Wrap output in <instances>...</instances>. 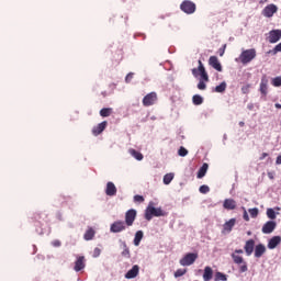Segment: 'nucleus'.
<instances>
[{
	"instance_id": "nucleus-10",
	"label": "nucleus",
	"mask_w": 281,
	"mask_h": 281,
	"mask_svg": "<svg viewBox=\"0 0 281 281\" xmlns=\"http://www.w3.org/2000/svg\"><path fill=\"white\" fill-rule=\"evenodd\" d=\"M157 102V93L156 92H150L147 95L144 97L143 99V104L144 106H153Z\"/></svg>"
},
{
	"instance_id": "nucleus-16",
	"label": "nucleus",
	"mask_w": 281,
	"mask_h": 281,
	"mask_svg": "<svg viewBox=\"0 0 281 281\" xmlns=\"http://www.w3.org/2000/svg\"><path fill=\"white\" fill-rule=\"evenodd\" d=\"M105 194L108 196H115L117 194V187H115V183H113V182L106 183Z\"/></svg>"
},
{
	"instance_id": "nucleus-17",
	"label": "nucleus",
	"mask_w": 281,
	"mask_h": 281,
	"mask_svg": "<svg viewBox=\"0 0 281 281\" xmlns=\"http://www.w3.org/2000/svg\"><path fill=\"white\" fill-rule=\"evenodd\" d=\"M280 206H276L274 209H267V216L270 218V221H276L278 218V214H280Z\"/></svg>"
},
{
	"instance_id": "nucleus-18",
	"label": "nucleus",
	"mask_w": 281,
	"mask_h": 281,
	"mask_svg": "<svg viewBox=\"0 0 281 281\" xmlns=\"http://www.w3.org/2000/svg\"><path fill=\"white\" fill-rule=\"evenodd\" d=\"M268 89H269V79H267V77H262L260 82V89H259L260 93H262V95H267Z\"/></svg>"
},
{
	"instance_id": "nucleus-25",
	"label": "nucleus",
	"mask_w": 281,
	"mask_h": 281,
	"mask_svg": "<svg viewBox=\"0 0 281 281\" xmlns=\"http://www.w3.org/2000/svg\"><path fill=\"white\" fill-rule=\"evenodd\" d=\"M85 257H78L75 262V271H82L85 269Z\"/></svg>"
},
{
	"instance_id": "nucleus-31",
	"label": "nucleus",
	"mask_w": 281,
	"mask_h": 281,
	"mask_svg": "<svg viewBox=\"0 0 281 281\" xmlns=\"http://www.w3.org/2000/svg\"><path fill=\"white\" fill-rule=\"evenodd\" d=\"M225 89H227V83L225 81H223L222 83H220L218 86L215 87L214 91L216 93H223L225 91Z\"/></svg>"
},
{
	"instance_id": "nucleus-2",
	"label": "nucleus",
	"mask_w": 281,
	"mask_h": 281,
	"mask_svg": "<svg viewBox=\"0 0 281 281\" xmlns=\"http://www.w3.org/2000/svg\"><path fill=\"white\" fill-rule=\"evenodd\" d=\"M153 216H166V212L161 207H155V202H149L145 210V218L146 221H153Z\"/></svg>"
},
{
	"instance_id": "nucleus-49",
	"label": "nucleus",
	"mask_w": 281,
	"mask_h": 281,
	"mask_svg": "<svg viewBox=\"0 0 281 281\" xmlns=\"http://www.w3.org/2000/svg\"><path fill=\"white\" fill-rule=\"evenodd\" d=\"M247 108L249 109V111H251V109H254V104H248Z\"/></svg>"
},
{
	"instance_id": "nucleus-30",
	"label": "nucleus",
	"mask_w": 281,
	"mask_h": 281,
	"mask_svg": "<svg viewBox=\"0 0 281 281\" xmlns=\"http://www.w3.org/2000/svg\"><path fill=\"white\" fill-rule=\"evenodd\" d=\"M93 236H95V231H93V228H89V229L86 232L83 238H85V240H92V239H93Z\"/></svg>"
},
{
	"instance_id": "nucleus-11",
	"label": "nucleus",
	"mask_w": 281,
	"mask_h": 281,
	"mask_svg": "<svg viewBox=\"0 0 281 281\" xmlns=\"http://www.w3.org/2000/svg\"><path fill=\"white\" fill-rule=\"evenodd\" d=\"M278 227V224L274 221H268L263 224L261 232L262 234H273V231Z\"/></svg>"
},
{
	"instance_id": "nucleus-53",
	"label": "nucleus",
	"mask_w": 281,
	"mask_h": 281,
	"mask_svg": "<svg viewBox=\"0 0 281 281\" xmlns=\"http://www.w3.org/2000/svg\"><path fill=\"white\" fill-rule=\"evenodd\" d=\"M223 54H225V52H222V53L220 54V56H223Z\"/></svg>"
},
{
	"instance_id": "nucleus-22",
	"label": "nucleus",
	"mask_w": 281,
	"mask_h": 281,
	"mask_svg": "<svg viewBox=\"0 0 281 281\" xmlns=\"http://www.w3.org/2000/svg\"><path fill=\"white\" fill-rule=\"evenodd\" d=\"M212 278H214V270L212 269V267L206 266L204 268L203 280L210 281V280H212Z\"/></svg>"
},
{
	"instance_id": "nucleus-23",
	"label": "nucleus",
	"mask_w": 281,
	"mask_h": 281,
	"mask_svg": "<svg viewBox=\"0 0 281 281\" xmlns=\"http://www.w3.org/2000/svg\"><path fill=\"white\" fill-rule=\"evenodd\" d=\"M106 124H108L106 121L99 123L97 126L92 128V134L95 136L100 135V133H102L104 128H106Z\"/></svg>"
},
{
	"instance_id": "nucleus-29",
	"label": "nucleus",
	"mask_w": 281,
	"mask_h": 281,
	"mask_svg": "<svg viewBox=\"0 0 281 281\" xmlns=\"http://www.w3.org/2000/svg\"><path fill=\"white\" fill-rule=\"evenodd\" d=\"M172 179H175V173L170 172V173H166L164 176L162 181H164L165 186H170V183H172Z\"/></svg>"
},
{
	"instance_id": "nucleus-14",
	"label": "nucleus",
	"mask_w": 281,
	"mask_h": 281,
	"mask_svg": "<svg viewBox=\"0 0 281 281\" xmlns=\"http://www.w3.org/2000/svg\"><path fill=\"white\" fill-rule=\"evenodd\" d=\"M209 65L213 67V69H216V71H223V66L221 65V61H218V57L216 56L210 57Z\"/></svg>"
},
{
	"instance_id": "nucleus-37",
	"label": "nucleus",
	"mask_w": 281,
	"mask_h": 281,
	"mask_svg": "<svg viewBox=\"0 0 281 281\" xmlns=\"http://www.w3.org/2000/svg\"><path fill=\"white\" fill-rule=\"evenodd\" d=\"M186 273H188V270H186V269H178L175 272V278H181V276H186Z\"/></svg>"
},
{
	"instance_id": "nucleus-35",
	"label": "nucleus",
	"mask_w": 281,
	"mask_h": 281,
	"mask_svg": "<svg viewBox=\"0 0 281 281\" xmlns=\"http://www.w3.org/2000/svg\"><path fill=\"white\" fill-rule=\"evenodd\" d=\"M248 212H249L251 218L258 217V214H259L258 207L249 209Z\"/></svg>"
},
{
	"instance_id": "nucleus-26",
	"label": "nucleus",
	"mask_w": 281,
	"mask_h": 281,
	"mask_svg": "<svg viewBox=\"0 0 281 281\" xmlns=\"http://www.w3.org/2000/svg\"><path fill=\"white\" fill-rule=\"evenodd\" d=\"M143 238H144V232H142V231L136 232L135 237H134L135 247H139V243H142Z\"/></svg>"
},
{
	"instance_id": "nucleus-36",
	"label": "nucleus",
	"mask_w": 281,
	"mask_h": 281,
	"mask_svg": "<svg viewBox=\"0 0 281 281\" xmlns=\"http://www.w3.org/2000/svg\"><path fill=\"white\" fill-rule=\"evenodd\" d=\"M271 85H272L273 87H281V77L272 78Z\"/></svg>"
},
{
	"instance_id": "nucleus-7",
	"label": "nucleus",
	"mask_w": 281,
	"mask_h": 281,
	"mask_svg": "<svg viewBox=\"0 0 281 281\" xmlns=\"http://www.w3.org/2000/svg\"><path fill=\"white\" fill-rule=\"evenodd\" d=\"M182 12H186V14H194L195 10H196V4H194L191 1H183L180 5Z\"/></svg>"
},
{
	"instance_id": "nucleus-42",
	"label": "nucleus",
	"mask_w": 281,
	"mask_h": 281,
	"mask_svg": "<svg viewBox=\"0 0 281 281\" xmlns=\"http://www.w3.org/2000/svg\"><path fill=\"white\" fill-rule=\"evenodd\" d=\"M249 89H250V86H249V85L244 86V87L241 88V93H245V94L249 93Z\"/></svg>"
},
{
	"instance_id": "nucleus-9",
	"label": "nucleus",
	"mask_w": 281,
	"mask_h": 281,
	"mask_svg": "<svg viewBox=\"0 0 281 281\" xmlns=\"http://www.w3.org/2000/svg\"><path fill=\"white\" fill-rule=\"evenodd\" d=\"M278 12V5L276 4H268L266 8H263L261 14L266 16V19H271L273 14Z\"/></svg>"
},
{
	"instance_id": "nucleus-41",
	"label": "nucleus",
	"mask_w": 281,
	"mask_h": 281,
	"mask_svg": "<svg viewBox=\"0 0 281 281\" xmlns=\"http://www.w3.org/2000/svg\"><path fill=\"white\" fill-rule=\"evenodd\" d=\"M135 203H144V196L142 195H135L134 196Z\"/></svg>"
},
{
	"instance_id": "nucleus-28",
	"label": "nucleus",
	"mask_w": 281,
	"mask_h": 281,
	"mask_svg": "<svg viewBox=\"0 0 281 281\" xmlns=\"http://www.w3.org/2000/svg\"><path fill=\"white\" fill-rule=\"evenodd\" d=\"M207 164H203V166L198 171V179H203V177H205V175L207 173Z\"/></svg>"
},
{
	"instance_id": "nucleus-24",
	"label": "nucleus",
	"mask_w": 281,
	"mask_h": 281,
	"mask_svg": "<svg viewBox=\"0 0 281 281\" xmlns=\"http://www.w3.org/2000/svg\"><path fill=\"white\" fill-rule=\"evenodd\" d=\"M267 251L265 245L259 244L255 247V258H262L263 254Z\"/></svg>"
},
{
	"instance_id": "nucleus-44",
	"label": "nucleus",
	"mask_w": 281,
	"mask_h": 281,
	"mask_svg": "<svg viewBox=\"0 0 281 281\" xmlns=\"http://www.w3.org/2000/svg\"><path fill=\"white\" fill-rule=\"evenodd\" d=\"M244 210V220L249 222V214L247 213V210L245 207H243Z\"/></svg>"
},
{
	"instance_id": "nucleus-47",
	"label": "nucleus",
	"mask_w": 281,
	"mask_h": 281,
	"mask_svg": "<svg viewBox=\"0 0 281 281\" xmlns=\"http://www.w3.org/2000/svg\"><path fill=\"white\" fill-rule=\"evenodd\" d=\"M266 157H269V154L263 153V154L261 155L260 159H265Z\"/></svg>"
},
{
	"instance_id": "nucleus-6",
	"label": "nucleus",
	"mask_w": 281,
	"mask_h": 281,
	"mask_svg": "<svg viewBox=\"0 0 281 281\" xmlns=\"http://www.w3.org/2000/svg\"><path fill=\"white\" fill-rule=\"evenodd\" d=\"M126 227H128L126 225V222L124 221H115L111 224L110 226V232L112 234H120L122 232H126Z\"/></svg>"
},
{
	"instance_id": "nucleus-13",
	"label": "nucleus",
	"mask_w": 281,
	"mask_h": 281,
	"mask_svg": "<svg viewBox=\"0 0 281 281\" xmlns=\"http://www.w3.org/2000/svg\"><path fill=\"white\" fill-rule=\"evenodd\" d=\"M281 38V30H272L269 32L268 41L269 43H278Z\"/></svg>"
},
{
	"instance_id": "nucleus-27",
	"label": "nucleus",
	"mask_w": 281,
	"mask_h": 281,
	"mask_svg": "<svg viewBox=\"0 0 281 281\" xmlns=\"http://www.w3.org/2000/svg\"><path fill=\"white\" fill-rule=\"evenodd\" d=\"M130 155L132 157H134V159H136L137 161H142V159H144V155H142V153L135 150V149H130L128 150Z\"/></svg>"
},
{
	"instance_id": "nucleus-48",
	"label": "nucleus",
	"mask_w": 281,
	"mask_h": 281,
	"mask_svg": "<svg viewBox=\"0 0 281 281\" xmlns=\"http://www.w3.org/2000/svg\"><path fill=\"white\" fill-rule=\"evenodd\" d=\"M274 106H276V109H281V104L280 103H276Z\"/></svg>"
},
{
	"instance_id": "nucleus-20",
	"label": "nucleus",
	"mask_w": 281,
	"mask_h": 281,
	"mask_svg": "<svg viewBox=\"0 0 281 281\" xmlns=\"http://www.w3.org/2000/svg\"><path fill=\"white\" fill-rule=\"evenodd\" d=\"M223 207L224 210H236L237 207L236 200L234 199L224 200Z\"/></svg>"
},
{
	"instance_id": "nucleus-12",
	"label": "nucleus",
	"mask_w": 281,
	"mask_h": 281,
	"mask_svg": "<svg viewBox=\"0 0 281 281\" xmlns=\"http://www.w3.org/2000/svg\"><path fill=\"white\" fill-rule=\"evenodd\" d=\"M236 225V218H231L223 225L222 234H231L232 229H234V226Z\"/></svg>"
},
{
	"instance_id": "nucleus-51",
	"label": "nucleus",
	"mask_w": 281,
	"mask_h": 281,
	"mask_svg": "<svg viewBox=\"0 0 281 281\" xmlns=\"http://www.w3.org/2000/svg\"><path fill=\"white\" fill-rule=\"evenodd\" d=\"M269 0H260V3H267Z\"/></svg>"
},
{
	"instance_id": "nucleus-1",
	"label": "nucleus",
	"mask_w": 281,
	"mask_h": 281,
	"mask_svg": "<svg viewBox=\"0 0 281 281\" xmlns=\"http://www.w3.org/2000/svg\"><path fill=\"white\" fill-rule=\"evenodd\" d=\"M192 75L199 80L198 89H200V91H205L207 87L205 82H210V77L207 76V71H205V67L201 60H199L198 68L192 69Z\"/></svg>"
},
{
	"instance_id": "nucleus-5",
	"label": "nucleus",
	"mask_w": 281,
	"mask_h": 281,
	"mask_svg": "<svg viewBox=\"0 0 281 281\" xmlns=\"http://www.w3.org/2000/svg\"><path fill=\"white\" fill-rule=\"evenodd\" d=\"M199 258V254L196 252H189L187 255H184L181 259H180V265L181 267H190L192 266L193 262H196V259Z\"/></svg>"
},
{
	"instance_id": "nucleus-50",
	"label": "nucleus",
	"mask_w": 281,
	"mask_h": 281,
	"mask_svg": "<svg viewBox=\"0 0 281 281\" xmlns=\"http://www.w3.org/2000/svg\"><path fill=\"white\" fill-rule=\"evenodd\" d=\"M269 179H273V173H268Z\"/></svg>"
},
{
	"instance_id": "nucleus-19",
	"label": "nucleus",
	"mask_w": 281,
	"mask_h": 281,
	"mask_svg": "<svg viewBox=\"0 0 281 281\" xmlns=\"http://www.w3.org/2000/svg\"><path fill=\"white\" fill-rule=\"evenodd\" d=\"M254 247H256V241H254V239L247 240L245 244V251H246V256H251V254H254Z\"/></svg>"
},
{
	"instance_id": "nucleus-15",
	"label": "nucleus",
	"mask_w": 281,
	"mask_h": 281,
	"mask_svg": "<svg viewBox=\"0 0 281 281\" xmlns=\"http://www.w3.org/2000/svg\"><path fill=\"white\" fill-rule=\"evenodd\" d=\"M139 276V266L135 265L127 271L125 274L126 280H133L134 278H137Z\"/></svg>"
},
{
	"instance_id": "nucleus-38",
	"label": "nucleus",
	"mask_w": 281,
	"mask_h": 281,
	"mask_svg": "<svg viewBox=\"0 0 281 281\" xmlns=\"http://www.w3.org/2000/svg\"><path fill=\"white\" fill-rule=\"evenodd\" d=\"M178 155H179V157L188 156V149H186L184 147H180L178 150Z\"/></svg>"
},
{
	"instance_id": "nucleus-33",
	"label": "nucleus",
	"mask_w": 281,
	"mask_h": 281,
	"mask_svg": "<svg viewBox=\"0 0 281 281\" xmlns=\"http://www.w3.org/2000/svg\"><path fill=\"white\" fill-rule=\"evenodd\" d=\"M214 281H227V274L223 272H216L214 276Z\"/></svg>"
},
{
	"instance_id": "nucleus-45",
	"label": "nucleus",
	"mask_w": 281,
	"mask_h": 281,
	"mask_svg": "<svg viewBox=\"0 0 281 281\" xmlns=\"http://www.w3.org/2000/svg\"><path fill=\"white\" fill-rule=\"evenodd\" d=\"M233 254H236L237 256H240L244 254L243 249H237Z\"/></svg>"
},
{
	"instance_id": "nucleus-39",
	"label": "nucleus",
	"mask_w": 281,
	"mask_h": 281,
	"mask_svg": "<svg viewBox=\"0 0 281 281\" xmlns=\"http://www.w3.org/2000/svg\"><path fill=\"white\" fill-rule=\"evenodd\" d=\"M200 192L201 194H207V192H210V187L203 184L200 187Z\"/></svg>"
},
{
	"instance_id": "nucleus-21",
	"label": "nucleus",
	"mask_w": 281,
	"mask_h": 281,
	"mask_svg": "<svg viewBox=\"0 0 281 281\" xmlns=\"http://www.w3.org/2000/svg\"><path fill=\"white\" fill-rule=\"evenodd\" d=\"M280 243H281V237L280 236H273L268 241V249H276V247H278V245H280Z\"/></svg>"
},
{
	"instance_id": "nucleus-40",
	"label": "nucleus",
	"mask_w": 281,
	"mask_h": 281,
	"mask_svg": "<svg viewBox=\"0 0 281 281\" xmlns=\"http://www.w3.org/2000/svg\"><path fill=\"white\" fill-rule=\"evenodd\" d=\"M100 254H102V250L100 248H94L93 250V258H99Z\"/></svg>"
},
{
	"instance_id": "nucleus-3",
	"label": "nucleus",
	"mask_w": 281,
	"mask_h": 281,
	"mask_svg": "<svg viewBox=\"0 0 281 281\" xmlns=\"http://www.w3.org/2000/svg\"><path fill=\"white\" fill-rule=\"evenodd\" d=\"M256 58V50L254 48L244 49L238 58H236V63H241V65H249L251 60Z\"/></svg>"
},
{
	"instance_id": "nucleus-34",
	"label": "nucleus",
	"mask_w": 281,
	"mask_h": 281,
	"mask_svg": "<svg viewBox=\"0 0 281 281\" xmlns=\"http://www.w3.org/2000/svg\"><path fill=\"white\" fill-rule=\"evenodd\" d=\"M193 104L199 105V104H203V97L195 94L193 95Z\"/></svg>"
},
{
	"instance_id": "nucleus-43",
	"label": "nucleus",
	"mask_w": 281,
	"mask_h": 281,
	"mask_svg": "<svg viewBox=\"0 0 281 281\" xmlns=\"http://www.w3.org/2000/svg\"><path fill=\"white\" fill-rule=\"evenodd\" d=\"M133 80V72H130L126 77H125V82H131Z\"/></svg>"
},
{
	"instance_id": "nucleus-46",
	"label": "nucleus",
	"mask_w": 281,
	"mask_h": 281,
	"mask_svg": "<svg viewBox=\"0 0 281 281\" xmlns=\"http://www.w3.org/2000/svg\"><path fill=\"white\" fill-rule=\"evenodd\" d=\"M53 245H54V247H60V241L55 240V241H53Z\"/></svg>"
},
{
	"instance_id": "nucleus-8",
	"label": "nucleus",
	"mask_w": 281,
	"mask_h": 281,
	"mask_svg": "<svg viewBox=\"0 0 281 281\" xmlns=\"http://www.w3.org/2000/svg\"><path fill=\"white\" fill-rule=\"evenodd\" d=\"M135 218H137V211L131 209L125 213V224L127 227H133V223H135Z\"/></svg>"
},
{
	"instance_id": "nucleus-32",
	"label": "nucleus",
	"mask_w": 281,
	"mask_h": 281,
	"mask_svg": "<svg viewBox=\"0 0 281 281\" xmlns=\"http://www.w3.org/2000/svg\"><path fill=\"white\" fill-rule=\"evenodd\" d=\"M111 113H113V109L111 108H104L100 111V116L101 117H109V115H111Z\"/></svg>"
},
{
	"instance_id": "nucleus-4",
	"label": "nucleus",
	"mask_w": 281,
	"mask_h": 281,
	"mask_svg": "<svg viewBox=\"0 0 281 281\" xmlns=\"http://www.w3.org/2000/svg\"><path fill=\"white\" fill-rule=\"evenodd\" d=\"M231 256H232L233 262H235V265H238L239 272L246 273V271H248L249 268L247 267V261H245L243 256L237 254H232Z\"/></svg>"
},
{
	"instance_id": "nucleus-52",
	"label": "nucleus",
	"mask_w": 281,
	"mask_h": 281,
	"mask_svg": "<svg viewBox=\"0 0 281 281\" xmlns=\"http://www.w3.org/2000/svg\"><path fill=\"white\" fill-rule=\"evenodd\" d=\"M247 235H248V236H251V232H248Z\"/></svg>"
}]
</instances>
